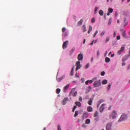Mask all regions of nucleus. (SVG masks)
<instances>
[{"mask_svg":"<svg viewBox=\"0 0 130 130\" xmlns=\"http://www.w3.org/2000/svg\"><path fill=\"white\" fill-rule=\"evenodd\" d=\"M126 119H127V115L126 114H122L118 121H123L124 120H126Z\"/></svg>","mask_w":130,"mask_h":130,"instance_id":"nucleus-1","label":"nucleus"},{"mask_svg":"<svg viewBox=\"0 0 130 130\" xmlns=\"http://www.w3.org/2000/svg\"><path fill=\"white\" fill-rule=\"evenodd\" d=\"M117 115V113L116 112V111H113L112 113L110 115V118H113V119H114L116 117V116Z\"/></svg>","mask_w":130,"mask_h":130,"instance_id":"nucleus-2","label":"nucleus"},{"mask_svg":"<svg viewBox=\"0 0 130 130\" xmlns=\"http://www.w3.org/2000/svg\"><path fill=\"white\" fill-rule=\"evenodd\" d=\"M112 123L109 122L107 124L106 129V130H111L112 129Z\"/></svg>","mask_w":130,"mask_h":130,"instance_id":"nucleus-3","label":"nucleus"},{"mask_svg":"<svg viewBox=\"0 0 130 130\" xmlns=\"http://www.w3.org/2000/svg\"><path fill=\"white\" fill-rule=\"evenodd\" d=\"M101 85V82L100 80L99 81H95L93 83V86L94 87H99Z\"/></svg>","mask_w":130,"mask_h":130,"instance_id":"nucleus-4","label":"nucleus"},{"mask_svg":"<svg viewBox=\"0 0 130 130\" xmlns=\"http://www.w3.org/2000/svg\"><path fill=\"white\" fill-rule=\"evenodd\" d=\"M69 44V41H65L62 45V48L63 49H66L68 47V45Z\"/></svg>","mask_w":130,"mask_h":130,"instance_id":"nucleus-5","label":"nucleus"},{"mask_svg":"<svg viewBox=\"0 0 130 130\" xmlns=\"http://www.w3.org/2000/svg\"><path fill=\"white\" fill-rule=\"evenodd\" d=\"M69 101V98H65L62 101L61 103L62 105H66L67 104V102Z\"/></svg>","mask_w":130,"mask_h":130,"instance_id":"nucleus-6","label":"nucleus"},{"mask_svg":"<svg viewBox=\"0 0 130 130\" xmlns=\"http://www.w3.org/2000/svg\"><path fill=\"white\" fill-rule=\"evenodd\" d=\"M105 107V104H103L101 106V107L100 108V112H101V113L103 112V111L104 110Z\"/></svg>","mask_w":130,"mask_h":130,"instance_id":"nucleus-7","label":"nucleus"},{"mask_svg":"<svg viewBox=\"0 0 130 130\" xmlns=\"http://www.w3.org/2000/svg\"><path fill=\"white\" fill-rule=\"evenodd\" d=\"M77 58L79 60H83V54H78Z\"/></svg>","mask_w":130,"mask_h":130,"instance_id":"nucleus-8","label":"nucleus"},{"mask_svg":"<svg viewBox=\"0 0 130 130\" xmlns=\"http://www.w3.org/2000/svg\"><path fill=\"white\" fill-rule=\"evenodd\" d=\"M82 116L83 119H85V118H87V117H88V113H84Z\"/></svg>","mask_w":130,"mask_h":130,"instance_id":"nucleus-9","label":"nucleus"},{"mask_svg":"<svg viewBox=\"0 0 130 130\" xmlns=\"http://www.w3.org/2000/svg\"><path fill=\"white\" fill-rule=\"evenodd\" d=\"M69 87H70V84H68L64 87V92H67V90L69 89Z\"/></svg>","mask_w":130,"mask_h":130,"instance_id":"nucleus-10","label":"nucleus"},{"mask_svg":"<svg viewBox=\"0 0 130 130\" xmlns=\"http://www.w3.org/2000/svg\"><path fill=\"white\" fill-rule=\"evenodd\" d=\"M87 111L88 112H92V111H93V108H92L91 106L88 107L87 108Z\"/></svg>","mask_w":130,"mask_h":130,"instance_id":"nucleus-11","label":"nucleus"},{"mask_svg":"<svg viewBox=\"0 0 130 130\" xmlns=\"http://www.w3.org/2000/svg\"><path fill=\"white\" fill-rule=\"evenodd\" d=\"M82 29L83 32H86V31H87V28L86 27V26L85 25H83L82 26Z\"/></svg>","mask_w":130,"mask_h":130,"instance_id":"nucleus-12","label":"nucleus"},{"mask_svg":"<svg viewBox=\"0 0 130 130\" xmlns=\"http://www.w3.org/2000/svg\"><path fill=\"white\" fill-rule=\"evenodd\" d=\"M92 102H93V99L90 98L89 101L88 102V104L89 105H92Z\"/></svg>","mask_w":130,"mask_h":130,"instance_id":"nucleus-13","label":"nucleus"},{"mask_svg":"<svg viewBox=\"0 0 130 130\" xmlns=\"http://www.w3.org/2000/svg\"><path fill=\"white\" fill-rule=\"evenodd\" d=\"M99 14L100 16H103L104 12H103V10H101L99 11Z\"/></svg>","mask_w":130,"mask_h":130,"instance_id":"nucleus-14","label":"nucleus"},{"mask_svg":"<svg viewBox=\"0 0 130 130\" xmlns=\"http://www.w3.org/2000/svg\"><path fill=\"white\" fill-rule=\"evenodd\" d=\"M75 104L76 105L78 106V107H81V103L80 102H76Z\"/></svg>","mask_w":130,"mask_h":130,"instance_id":"nucleus-15","label":"nucleus"},{"mask_svg":"<svg viewBox=\"0 0 130 130\" xmlns=\"http://www.w3.org/2000/svg\"><path fill=\"white\" fill-rule=\"evenodd\" d=\"M83 24V19H81L78 23V26H81Z\"/></svg>","mask_w":130,"mask_h":130,"instance_id":"nucleus-16","label":"nucleus"},{"mask_svg":"<svg viewBox=\"0 0 130 130\" xmlns=\"http://www.w3.org/2000/svg\"><path fill=\"white\" fill-rule=\"evenodd\" d=\"M122 36L124 38H126V34L125 30H124L122 33Z\"/></svg>","mask_w":130,"mask_h":130,"instance_id":"nucleus-17","label":"nucleus"},{"mask_svg":"<svg viewBox=\"0 0 130 130\" xmlns=\"http://www.w3.org/2000/svg\"><path fill=\"white\" fill-rule=\"evenodd\" d=\"M105 61L106 62H110V58H108V57H106L105 58Z\"/></svg>","mask_w":130,"mask_h":130,"instance_id":"nucleus-18","label":"nucleus"},{"mask_svg":"<svg viewBox=\"0 0 130 130\" xmlns=\"http://www.w3.org/2000/svg\"><path fill=\"white\" fill-rule=\"evenodd\" d=\"M90 122H91V121L89 119H87L85 121L86 124H89V123H90Z\"/></svg>","mask_w":130,"mask_h":130,"instance_id":"nucleus-19","label":"nucleus"},{"mask_svg":"<svg viewBox=\"0 0 130 130\" xmlns=\"http://www.w3.org/2000/svg\"><path fill=\"white\" fill-rule=\"evenodd\" d=\"M112 22V19L111 18H109L108 25H111V22Z\"/></svg>","mask_w":130,"mask_h":130,"instance_id":"nucleus-20","label":"nucleus"},{"mask_svg":"<svg viewBox=\"0 0 130 130\" xmlns=\"http://www.w3.org/2000/svg\"><path fill=\"white\" fill-rule=\"evenodd\" d=\"M108 12H109V13L111 14V13H112L113 12V9L111 8H109Z\"/></svg>","mask_w":130,"mask_h":130,"instance_id":"nucleus-21","label":"nucleus"},{"mask_svg":"<svg viewBox=\"0 0 130 130\" xmlns=\"http://www.w3.org/2000/svg\"><path fill=\"white\" fill-rule=\"evenodd\" d=\"M98 115H99V113H98V111H95V112L94 114V117H97Z\"/></svg>","mask_w":130,"mask_h":130,"instance_id":"nucleus-22","label":"nucleus"},{"mask_svg":"<svg viewBox=\"0 0 130 130\" xmlns=\"http://www.w3.org/2000/svg\"><path fill=\"white\" fill-rule=\"evenodd\" d=\"M103 85H106L107 84V80H104L102 82Z\"/></svg>","mask_w":130,"mask_h":130,"instance_id":"nucleus-23","label":"nucleus"},{"mask_svg":"<svg viewBox=\"0 0 130 130\" xmlns=\"http://www.w3.org/2000/svg\"><path fill=\"white\" fill-rule=\"evenodd\" d=\"M76 48L75 47H73L70 51V54H72L73 53V51H75Z\"/></svg>","mask_w":130,"mask_h":130,"instance_id":"nucleus-24","label":"nucleus"},{"mask_svg":"<svg viewBox=\"0 0 130 130\" xmlns=\"http://www.w3.org/2000/svg\"><path fill=\"white\" fill-rule=\"evenodd\" d=\"M75 90H76V89L73 88V89L71 90V92H70V95H72V94H73V93L74 92H75Z\"/></svg>","mask_w":130,"mask_h":130,"instance_id":"nucleus-25","label":"nucleus"},{"mask_svg":"<svg viewBox=\"0 0 130 130\" xmlns=\"http://www.w3.org/2000/svg\"><path fill=\"white\" fill-rule=\"evenodd\" d=\"M78 114H79V111H76L75 114H74V117H76L78 116Z\"/></svg>","mask_w":130,"mask_h":130,"instance_id":"nucleus-26","label":"nucleus"},{"mask_svg":"<svg viewBox=\"0 0 130 130\" xmlns=\"http://www.w3.org/2000/svg\"><path fill=\"white\" fill-rule=\"evenodd\" d=\"M127 59V56H125L124 57L122 58V61H125Z\"/></svg>","mask_w":130,"mask_h":130,"instance_id":"nucleus-27","label":"nucleus"},{"mask_svg":"<svg viewBox=\"0 0 130 130\" xmlns=\"http://www.w3.org/2000/svg\"><path fill=\"white\" fill-rule=\"evenodd\" d=\"M76 71H78L79 69H81V65H77L76 66Z\"/></svg>","mask_w":130,"mask_h":130,"instance_id":"nucleus-28","label":"nucleus"},{"mask_svg":"<svg viewBox=\"0 0 130 130\" xmlns=\"http://www.w3.org/2000/svg\"><path fill=\"white\" fill-rule=\"evenodd\" d=\"M57 82H60L62 80V77H60V78H57Z\"/></svg>","mask_w":130,"mask_h":130,"instance_id":"nucleus-29","label":"nucleus"},{"mask_svg":"<svg viewBox=\"0 0 130 130\" xmlns=\"http://www.w3.org/2000/svg\"><path fill=\"white\" fill-rule=\"evenodd\" d=\"M56 93H57V94H59V93H60V89L57 88L56 89Z\"/></svg>","mask_w":130,"mask_h":130,"instance_id":"nucleus-30","label":"nucleus"},{"mask_svg":"<svg viewBox=\"0 0 130 130\" xmlns=\"http://www.w3.org/2000/svg\"><path fill=\"white\" fill-rule=\"evenodd\" d=\"M57 130H61V127L60 124H58Z\"/></svg>","mask_w":130,"mask_h":130,"instance_id":"nucleus-31","label":"nucleus"},{"mask_svg":"<svg viewBox=\"0 0 130 130\" xmlns=\"http://www.w3.org/2000/svg\"><path fill=\"white\" fill-rule=\"evenodd\" d=\"M77 94H78V92H77V91H75L72 95L73 97H76Z\"/></svg>","mask_w":130,"mask_h":130,"instance_id":"nucleus-32","label":"nucleus"},{"mask_svg":"<svg viewBox=\"0 0 130 130\" xmlns=\"http://www.w3.org/2000/svg\"><path fill=\"white\" fill-rule=\"evenodd\" d=\"M80 63L81 62H80V61H78L76 62V66H81Z\"/></svg>","mask_w":130,"mask_h":130,"instance_id":"nucleus-33","label":"nucleus"},{"mask_svg":"<svg viewBox=\"0 0 130 130\" xmlns=\"http://www.w3.org/2000/svg\"><path fill=\"white\" fill-rule=\"evenodd\" d=\"M110 39V38H109V37H107L106 38V41H105V43H106L107 42H108V41H109Z\"/></svg>","mask_w":130,"mask_h":130,"instance_id":"nucleus-34","label":"nucleus"},{"mask_svg":"<svg viewBox=\"0 0 130 130\" xmlns=\"http://www.w3.org/2000/svg\"><path fill=\"white\" fill-rule=\"evenodd\" d=\"M98 10V7H96L95 8V9H94V14H96V13L97 12V11Z\"/></svg>","mask_w":130,"mask_h":130,"instance_id":"nucleus-35","label":"nucleus"},{"mask_svg":"<svg viewBox=\"0 0 130 130\" xmlns=\"http://www.w3.org/2000/svg\"><path fill=\"white\" fill-rule=\"evenodd\" d=\"M92 29H93V28L92 27V26L91 25H89L88 30L92 31Z\"/></svg>","mask_w":130,"mask_h":130,"instance_id":"nucleus-36","label":"nucleus"},{"mask_svg":"<svg viewBox=\"0 0 130 130\" xmlns=\"http://www.w3.org/2000/svg\"><path fill=\"white\" fill-rule=\"evenodd\" d=\"M76 108H77V106H75L74 107H73V112H75V110H76Z\"/></svg>","mask_w":130,"mask_h":130,"instance_id":"nucleus-37","label":"nucleus"},{"mask_svg":"<svg viewBox=\"0 0 130 130\" xmlns=\"http://www.w3.org/2000/svg\"><path fill=\"white\" fill-rule=\"evenodd\" d=\"M104 75H105V72L102 71V72H101V75L102 76H104Z\"/></svg>","mask_w":130,"mask_h":130,"instance_id":"nucleus-38","label":"nucleus"},{"mask_svg":"<svg viewBox=\"0 0 130 130\" xmlns=\"http://www.w3.org/2000/svg\"><path fill=\"white\" fill-rule=\"evenodd\" d=\"M104 34H105V31H103L102 32V33L101 34V36H103V35H104Z\"/></svg>","mask_w":130,"mask_h":130,"instance_id":"nucleus-39","label":"nucleus"},{"mask_svg":"<svg viewBox=\"0 0 130 130\" xmlns=\"http://www.w3.org/2000/svg\"><path fill=\"white\" fill-rule=\"evenodd\" d=\"M91 23H95V18H93L91 19Z\"/></svg>","mask_w":130,"mask_h":130,"instance_id":"nucleus-40","label":"nucleus"},{"mask_svg":"<svg viewBox=\"0 0 130 130\" xmlns=\"http://www.w3.org/2000/svg\"><path fill=\"white\" fill-rule=\"evenodd\" d=\"M121 52L123 51L124 50V47H121L120 50Z\"/></svg>","mask_w":130,"mask_h":130,"instance_id":"nucleus-41","label":"nucleus"},{"mask_svg":"<svg viewBox=\"0 0 130 130\" xmlns=\"http://www.w3.org/2000/svg\"><path fill=\"white\" fill-rule=\"evenodd\" d=\"M110 87H111V84H109L108 86V91H109V90H110Z\"/></svg>","mask_w":130,"mask_h":130,"instance_id":"nucleus-42","label":"nucleus"},{"mask_svg":"<svg viewBox=\"0 0 130 130\" xmlns=\"http://www.w3.org/2000/svg\"><path fill=\"white\" fill-rule=\"evenodd\" d=\"M121 50H119L118 52H117V53H118V55H120V54H121Z\"/></svg>","mask_w":130,"mask_h":130,"instance_id":"nucleus-43","label":"nucleus"},{"mask_svg":"<svg viewBox=\"0 0 130 130\" xmlns=\"http://www.w3.org/2000/svg\"><path fill=\"white\" fill-rule=\"evenodd\" d=\"M66 29L65 27H63V28H62V31L63 32H66Z\"/></svg>","mask_w":130,"mask_h":130,"instance_id":"nucleus-44","label":"nucleus"},{"mask_svg":"<svg viewBox=\"0 0 130 130\" xmlns=\"http://www.w3.org/2000/svg\"><path fill=\"white\" fill-rule=\"evenodd\" d=\"M90 66V64L89 63H87L85 66V69H88L89 67Z\"/></svg>","mask_w":130,"mask_h":130,"instance_id":"nucleus-45","label":"nucleus"},{"mask_svg":"<svg viewBox=\"0 0 130 130\" xmlns=\"http://www.w3.org/2000/svg\"><path fill=\"white\" fill-rule=\"evenodd\" d=\"M101 104L100 103V102H98V103H97V107L98 108L99 107V106H100Z\"/></svg>","mask_w":130,"mask_h":130,"instance_id":"nucleus-46","label":"nucleus"},{"mask_svg":"<svg viewBox=\"0 0 130 130\" xmlns=\"http://www.w3.org/2000/svg\"><path fill=\"white\" fill-rule=\"evenodd\" d=\"M104 102L103 100H100L99 102H100V103L101 104V103H103V102Z\"/></svg>","mask_w":130,"mask_h":130,"instance_id":"nucleus-47","label":"nucleus"},{"mask_svg":"<svg viewBox=\"0 0 130 130\" xmlns=\"http://www.w3.org/2000/svg\"><path fill=\"white\" fill-rule=\"evenodd\" d=\"M81 82H82V83H84V82H85V79L82 78L81 79Z\"/></svg>","mask_w":130,"mask_h":130,"instance_id":"nucleus-48","label":"nucleus"},{"mask_svg":"<svg viewBox=\"0 0 130 130\" xmlns=\"http://www.w3.org/2000/svg\"><path fill=\"white\" fill-rule=\"evenodd\" d=\"M120 39V36H118L117 37V40H119Z\"/></svg>","mask_w":130,"mask_h":130,"instance_id":"nucleus-49","label":"nucleus"},{"mask_svg":"<svg viewBox=\"0 0 130 130\" xmlns=\"http://www.w3.org/2000/svg\"><path fill=\"white\" fill-rule=\"evenodd\" d=\"M79 101H82L83 100V99L82 98V97L80 96L79 98Z\"/></svg>","mask_w":130,"mask_h":130,"instance_id":"nucleus-50","label":"nucleus"},{"mask_svg":"<svg viewBox=\"0 0 130 130\" xmlns=\"http://www.w3.org/2000/svg\"><path fill=\"white\" fill-rule=\"evenodd\" d=\"M75 77H76V78H80V76H79V75H78V74H76V75H75Z\"/></svg>","mask_w":130,"mask_h":130,"instance_id":"nucleus-51","label":"nucleus"},{"mask_svg":"<svg viewBox=\"0 0 130 130\" xmlns=\"http://www.w3.org/2000/svg\"><path fill=\"white\" fill-rule=\"evenodd\" d=\"M86 124H83L82 125V127H86Z\"/></svg>","mask_w":130,"mask_h":130,"instance_id":"nucleus-52","label":"nucleus"},{"mask_svg":"<svg viewBox=\"0 0 130 130\" xmlns=\"http://www.w3.org/2000/svg\"><path fill=\"white\" fill-rule=\"evenodd\" d=\"M74 75V72L71 71V76H73Z\"/></svg>","mask_w":130,"mask_h":130,"instance_id":"nucleus-53","label":"nucleus"},{"mask_svg":"<svg viewBox=\"0 0 130 130\" xmlns=\"http://www.w3.org/2000/svg\"><path fill=\"white\" fill-rule=\"evenodd\" d=\"M85 84H86V85H88V84H89V80L86 81L85 82Z\"/></svg>","mask_w":130,"mask_h":130,"instance_id":"nucleus-54","label":"nucleus"},{"mask_svg":"<svg viewBox=\"0 0 130 130\" xmlns=\"http://www.w3.org/2000/svg\"><path fill=\"white\" fill-rule=\"evenodd\" d=\"M92 82H94V81H93V79H92L91 80H89V83H90V84H91V83H92Z\"/></svg>","mask_w":130,"mask_h":130,"instance_id":"nucleus-55","label":"nucleus"},{"mask_svg":"<svg viewBox=\"0 0 130 130\" xmlns=\"http://www.w3.org/2000/svg\"><path fill=\"white\" fill-rule=\"evenodd\" d=\"M68 35V32H65L64 34V36L66 37H67V36Z\"/></svg>","mask_w":130,"mask_h":130,"instance_id":"nucleus-56","label":"nucleus"},{"mask_svg":"<svg viewBox=\"0 0 130 130\" xmlns=\"http://www.w3.org/2000/svg\"><path fill=\"white\" fill-rule=\"evenodd\" d=\"M117 15H118L117 12L116 11L115 12V17H116V16H117Z\"/></svg>","mask_w":130,"mask_h":130,"instance_id":"nucleus-57","label":"nucleus"},{"mask_svg":"<svg viewBox=\"0 0 130 130\" xmlns=\"http://www.w3.org/2000/svg\"><path fill=\"white\" fill-rule=\"evenodd\" d=\"M97 80V78L94 77V78L92 79V80L94 81L95 80Z\"/></svg>","mask_w":130,"mask_h":130,"instance_id":"nucleus-58","label":"nucleus"},{"mask_svg":"<svg viewBox=\"0 0 130 130\" xmlns=\"http://www.w3.org/2000/svg\"><path fill=\"white\" fill-rule=\"evenodd\" d=\"M107 53H108V52H107V51H106V53L105 54V56H106V55H107Z\"/></svg>","mask_w":130,"mask_h":130,"instance_id":"nucleus-59","label":"nucleus"},{"mask_svg":"<svg viewBox=\"0 0 130 130\" xmlns=\"http://www.w3.org/2000/svg\"><path fill=\"white\" fill-rule=\"evenodd\" d=\"M98 34V30H96L95 32L94 33L95 35H97Z\"/></svg>","mask_w":130,"mask_h":130,"instance_id":"nucleus-60","label":"nucleus"},{"mask_svg":"<svg viewBox=\"0 0 130 130\" xmlns=\"http://www.w3.org/2000/svg\"><path fill=\"white\" fill-rule=\"evenodd\" d=\"M94 43V40L92 41V42L90 43V45H93Z\"/></svg>","mask_w":130,"mask_h":130,"instance_id":"nucleus-61","label":"nucleus"},{"mask_svg":"<svg viewBox=\"0 0 130 130\" xmlns=\"http://www.w3.org/2000/svg\"><path fill=\"white\" fill-rule=\"evenodd\" d=\"M99 54H100V52H99V50L98 51V52H97V55L98 56H99Z\"/></svg>","mask_w":130,"mask_h":130,"instance_id":"nucleus-62","label":"nucleus"},{"mask_svg":"<svg viewBox=\"0 0 130 130\" xmlns=\"http://www.w3.org/2000/svg\"><path fill=\"white\" fill-rule=\"evenodd\" d=\"M125 62H123L122 63V66H125Z\"/></svg>","mask_w":130,"mask_h":130,"instance_id":"nucleus-63","label":"nucleus"},{"mask_svg":"<svg viewBox=\"0 0 130 130\" xmlns=\"http://www.w3.org/2000/svg\"><path fill=\"white\" fill-rule=\"evenodd\" d=\"M129 69H130V64L127 67V70H129Z\"/></svg>","mask_w":130,"mask_h":130,"instance_id":"nucleus-64","label":"nucleus"}]
</instances>
